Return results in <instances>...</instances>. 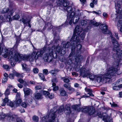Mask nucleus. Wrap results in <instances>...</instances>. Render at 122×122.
<instances>
[{
    "label": "nucleus",
    "mask_w": 122,
    "mask_h": 122,
    "mask_svg": "<svg viewBox=\"0 0 122 122\" xmlns=\"http://www.w3.org/2000/svg\"><path fill=\"white\" fill-rule=\"evenodd\" d=\"M40 78L42 80H44L45 79V76L44 74L42 73H40L39 74Z\"/></svg>",
    "instance_id": "35"
},
{
    "label": "nucleus",
    "mask_w": 122,
    "mask_h": 122,
    "mask_svg": "<svg viewBox=\"0 0 122 122\" xmlns=\"http://www.w3.org/2000/svg\"><path fill=\"white\" fill-rule=\"evenodd\" d=\"M20 93H18L16 95V101H15V107H16L18 106H19L21 104V102H22V100L20 96Z\"/></svg>",
    "instance_id": "9"
},
{
    "label": "nucleus",
    "mask_w": 122,
    "mask_h": 122,
    "mask_svg": "<svg viewBox=\"0 0 122 122\" xmlns=\"http://www.w3.org/2000/svg\"><path fill=\"white\" fill-rule=\"evenodd\" d=\"M30 20L28 17H24L22 18L20 20V21L22 22L24 24H25L28 22L29 20Z\"/></svg>",
    "instance_id": "16"
},
{
    "label": "nucleus",
    "mask_w": 122,
    "mask_h": 122,
    "mask_svg": "<svg viewBox=\"0 0 122 122\" xmlns=\"http://www.w3.org/2000/svg\"><path fill=\"white\" fill-rule=\"evenodd\" d=\"M35 89L36 90H40L41 89V87L40 86H36L35 87Z\"/></svg>",
    "instance_id": "50"
},
{
    "label": "nucleus",
    "mask_w": 122,
    "mask_h": 122,
    "mask_svg": "<svg viewBox=\"0 0 122 122\" xmlns=\"http://www.w3.org/2000/svg\"><path fill=\"white\" fill-rule=\"evenodd\" d=\"M18 81L20 83H23L24 82L23 80L21 78L19 79L18 80Z\"/></svg>",
    "instance_id": "56"
},
{
    "label": "nucleus",
    "mask_w": 122,
    "mask_h": 122,
    "mask_svg": "<svg viewBox=\"0 0 122 122\" xmlns=\"http://www.w3.org/2000/svg\"><path fill=\"white\" fill-rule=\"evenodd\" d=\"M7 78L5 77H4L2 79V82L5 83L7 82Z\"/></svg>",
    "instance_id": "51"
},
{
    "label": "nucleus",
    "mask_w": 122,
    "mask_h": 122,
    "mask_svg": "<svg viewBox=\"0 0 122 122\" xmlns=\"http://www.w3.org/2000/svg\"><path fill=\"white\" fill-rule=\"evenodd\" d=\"M80 76H82L83 77H86L88 76L90 79L91 80H93L96 78L95 76H94L92 74L90 73L89 72L86 71L85 68H82L80 69Z\"/></svg>",
    "instance_id": "4"
},
{
    "label": "nucleus",
    "mask_w": 122,
    "mask_h": 122,
    "mask_svg": "<svg viewBox=\"0 0 122 122\" xmlns=\"http://www.w3.org/2000/svg\"><path fill=\"white\" fill-rule=\"evenodd\" d=\"M43 94L46 97H48V95L49 94V93L47 91H44L43 92Z\"/></svg>",
    "instance_id": "37"
},
{
    "label": "nucleus",
    "mask_w": 122,
    "mask_h": 122,
    "mask_svg": "<svg viewBox=\"0 0 122 122\" xmlns=\"http://www.w3.org/2000/svg\"><path fill=\"white\" fill-rule=\"evenodd\" d=\"M57 0V3H59L60 5H61L62 3L64 2L66 0Z\"/></svg>",
    "instance_id": "44"
},
{
    "label": "nucleus",
    "mask_w": 122,
    "mask_h": 122,
    "mask_svg": "<svg viewBox=\"0 0 122 122\" xmlns=\"http://www.w3.org/2000/svg\"><path fill=\"white\" fill-rule=\"evenodd\" d=\"M103 16L105 17H107L108 15L106 13H104L103 14Z\"/></svg>",
    "instance_id": "64"
},
{
    "label": "nucleus",
    "mask_w": 122,
    "mask_h": 122,
    "mask_svg": "<svg viewBox=\"0 0 122 122\" xmlns=\"http://www.w3.org/2000/svg\"><path fill=\"white\" fill-rule=\"evenodd\" d=\"M14 11V9H13L10 10V15H12Z\"/></svg>",
    "instance_id": "61"
},
{
    "label": "nucleus",
    "mask_w": 122,
    "mask_h": 122,
    "mask_svg": "<svg viewBox=\"0 0 122 122\" xmlns=\"http://www.w3.org/2000/svg\"><path fill=\"white\" fill-rule=\"evenodd\" d=\"M113 89L114 90H119L120 88L118 85L117 86H113Z\"/></svg>",
    "instance_id": "48"
},
{
    "label": "nucleus",
    "mask_w": 122,
    "mask_h": 122,
    "mask_svg": "<svg viewBox=\"0 0 122 122\" xmlns=\"http://www.w3.org/2000/svg\"><path fill=\"white\" fill-rule=\"evenodd\" d=\"M18 42H16L15 44L14 45V49H15L17 48L18 45Z\"/></svg>",
    "instance_id": "60"
},
{
    "label": "nucleus",
    "mask_w": 122,
    "mask_h": 122,
    "mask_svg": "<svg viewBox=\"0 0 122 122\" xmlns=\"http://www.w3.org/2000/svg\"><path fill=\"white\" fill-rule=\"evenodd\" d=\"M17 85L18 87L20 88H22L23 87L22 85L20 83L18 84Z\"/></svg>",
    "instance_id": "63"
},
{
    "label": "nucleus",
    "mask_w": 122,
    "mask_h": 122,
    "mask_svg": "<svg viewBox=\"0 0 122 122\" xmlns=\"http://www.w3.org/2000/svg\"><path fill=\"white\" fill-rule=\"evenodd\" d=\"M20 16L16 14L14 16L12 17V19L14 20H17L20 18Z\"/></svg>",
    "instance_id": "36"
},
{
    "label": "nucleus",
    "mask_w": 122,
    "mask_h": 122,
    "mask_svg": "<svg viewBox=\"0 0 122 122\" xmlns=\"http://www.w3.org/2000/svg\"><path fill=\"white\" fill-rule=\"evenodd\" d=\"M63 86L65 87L68 89L69 90H74L73 88L70 87V85L69 83L65 84L63 85Z\"/></svg>",
    "instance_id": "21"
},
{
    "label": "nucleus",
    "mask_w": 122,
    "mask_h": 122,
    "mask_svg": "<svg viewBox=\"0 0 122 122\" xmlns=\"http://www.w3.org/2000/svg\"><path fill=\"white\" fill-rule=\"evenodd\" d=\"M90 24H93L94 25L96 26H98L100 24L99 23L96 22L95 23H94V22L93 20H91L90 21Z\"/></svg>",
    "instance_id": "32"
},
{
    "label": "nucleus",
    "mask_w": 122,
    "mask_h": 122,
    "mask_svg": "<svg viewBox=\"0 0 122 122\" xmlns=\"http://www.w3.org/2000/svg\"><path fill=\"white\" fill-rule=\"evenodd\" d=\"M2 67L5 69L7 70L9 68V66L7 65H4Z\"/></svg>",
    "instance_id": "45"
},
{
    "label": "nucleus",
    "mask_w": 122,
    "mask_h": 122,
    "mask_svg": "<svg viewBox=\"0 0 122 122\" xmlns=\"http://www.w3.org/2000/svg\"><path fill=\"white\" fill-rule=\"evenodd\" d=\"M111 106L112 107H119V106H118L117 104L113 103L111 105Z\"/></svg>",
    "instance_id": "55"
},
{
    "label": "nucleus",
    "mask_w": 122,
    "mask_h": 122,
    "mask_svg": "<svg viewBox=\"0 0 122 122\" xmlns=\"http://www.w3.org/2000/svg\"><path fill=\"white\" fill-rule=\"evenodd\" d=\"M56 71L55 70H51L50 71V72L51 73L52 75H54L56 74Z\"/></svg>",
    "instance_id": "52"
},
{
    "label": "nucleus",
    "mask_w": 122,
    "mask_h": 122,
    "mask_svg": "<svg viewBox=\"0 0 122 122\" xmlns=\"http://www.w3.org/2000/svg\"><path fill=\"white\" fill-rule=\"evenodd\" d=\"M85 91L87 92H88V94H89L90 96H93V94L92 93V90L89 88H86L85 89Z\"/></svg>",
    "instance_id": "24"
},
{
    "label": "nucleus",
    "mask_w": 122,
    "mask_h": 122,
    "mask_svg": "<svg viewBox=\"0 0 122 122\" xmlns=\"http://www.w3.org/2000/svg\"><path fill=\"white\" fill-rule=\"evenodd\" d=\"M65 108L66 109L67 111V113H69L70 112V108L69 106H68L67 105H66L65 106Z\"/></svg>",
    "instance_id": "42"
},
{
    "label": "nucleus",
    "mask_w": 122,
    "mask_h": 122,
    "mask_svg": "<svg viewBox=\"0 0 122 122\" xmlns=\"http://www.w3.org/2000/svg\"><path fill=\"white\" fill-rule=\"evenodd\" d=\"M62 78L65 82L68 83L70 81V80L67 77H64Z\"/></svg>",
    "instance_id": "31"
},
{
    "label": "nucleus",
    "mask_w": 122,
    "mask_h": 122,
    "mask_svg": "<svg viewBox=\"0 0 122 122\" xmlns=\"http://www.w3.org/2000/svg\"><path fill=\"white\" fill-rule=\"evenodd\" d=\"M20 105L23 107L26 108L27 107L28 104H27L25 102H23Z\"/></svg>",
    "instance_id": "40"
},
{
    "label": "nucleus",
    "mask_w": 122,
    "mask_h": 122,
    "mask_svg": "<svg viewBox=\"0 0 122 122\" xmlns=\"http://www.w3.org/2000/svg\"><path fill=\"white\" fill-rule=\"evenodd\" d=\"M54 94L53 93H49V94L48 95V97L50 99H52L54 98Z\"/></svg>",
    "instance_id": "41"
},
{
    "label": "nucleus",
    "mask_w": 122,
    "mask_h": 122,
    "mask_svg": "<svg viewBox=\"0 0 122 122\" xmlns=\"http://www.w3.org/2000/svg\"><path fill=\"white\" fill-rule=\"evenodd\" d=\"M110 37L112 39V41L113 43H115L116 45L114 46L113 48V50L115 52H118V49H117L119 47V44L117 43V42L116 39H115L114 38L112 37V35H110Z\"/></svg>",
    "instance_id": "10"
},
{
    "label": "nucleus",
    "mask_w": 122,
    "mask_h": 122,
    "mask_svg": "<svg viewBox=\"0 0 122 122\" xmlns=\"http://www.w3.org/2000/svg\"><path fill=\"white\" fill-rule=\"evenodd\" d=\"M117 70L116 68H114L112 67H109L107 70L106 72L104 75H100L95 76L97 81L99 83L106 82L108 79L111 78L112 76L113 75V73L115 71H116Z\"/></svg>",
    "instance_id": "3"
},
{
    "label": "nucleus",
    "mask_w": 122,
    "mask_h": 122,
    "mask_svg": "<svg viewBox=\"0 0 122 122\" xmlns=\"http://www.w3.org/2000/svg\"><path fill=\"white\" fill-rule=\"evenodd\" d=\"M14 75L13 74H10L9 75V77L11 79H13L14 78Z\"/></svg>",
    "instance_id": "54"
},
{
    "label": "nucleus",
    "mask_w": 122,
    "mask_h": 122,
    "mask_svg": "<svg viewBox=\"0 0 122 122\" xmlns=\"http://www.w3.org/2000/svg\"><path fill=\"white\" fill-rule=\"evenodd\" d=\"M17 117V115L13 114L11 113L7 114H2L0 115V119H2L5 117L7 120L10 121L15 120Z\"/></svg>",
    "instance_id": "5"
},
{
    "label": "nucleus",
    "mask_w": 122,
    "mask_h": 122,
    "mask_svg": "<svg viewBox=\"0 0 122 122\" xmlns=\"http://www.w3.org/2000/svg\"><path fill=\"white\" fill-rule=\"evenodd\" d=\"M70 43L69 42H67L66 43H65L64 42H63L61 45V47L62 48H64L65 49L67 48H69V46Z\"/></svg>",
    "instance_id": "18"
},
{
    "label": "nucleus",
    "mask_w": 122,
    "mask_h": 122,
    "mask_svg": "<svg viewBox=\"0 0 122 122\" xmlns=\"http://www.w3.org/2000/svg\"><path fill=\"white\" fill-rule=\"evenodd\" d=\"M9 100L8 98L5 97L3 100V102L1 104V105L2 106H4L6 105V103Z\"/></svg>",
    "instance_id": "29"
},
{
    "label": "nucleus",
    "mask_w": 122,
    "mask_h": 122,
    "mask_svg": "<svg viewBox=\"0 0 122 122\" xmlns=\"http://www.w3.org/2000/svg\"><path fill=\"white\" fill-rule=\"evenodd\" d=\"M82 111L84 113L88 112L90 115H92L95 114L96 112L94 108L91 107H86L85 108H83Z\"/></svg>",
    "instance_id": "7"
},
{
    "label": "nucleus",
    "mask_w": 122,
    "mask_h": 122,
    "mask_svg": "<svg viewBox=\"0 0 122 122\" xmlns=\"http://www.w3.org/2000/svg\"><path fill=\"white\" fill-rule=\"evenodd\" d=\"M52 51L53 53V52H55L56 54V52L58 53H59L60 51V47L58 46H57L56 47L54 46H52L51 48Z\"/></svg>",
    "instance_id": "14"
},
{
    "label": "nucleus",
    "mask_w": 122,
    "mask_h": 122,
    "mask_svg": "<svg viewBox=\"0 0 122 122\" xmlns=\"http://www.w3.org/2000/svg\"><path fill=\"white\" fill-rule=\"evenodd\" d=\"M8 104L12 108H15L16 107H15V102H11L10 101L8 102Z\"/></svg>",
    "instance_id": "25"
},
{
    "label": "nucleus",
    "mask_w": 122,
    "mask_h": 122,
    "mask_svg": "<svg viewBox=\"0 0 122 122\" xmlns=\"http://www.w3.org/2000/svg\"><path fill=\"white\" fill-rule=\"evenodd\" d=\"M79 30V26L77 25L74 30L73 35L71 40V41H72L70 45V46H71V50L72 52H74L75 51H80L82 48V45L80 44L77 45L76 47L75 46L76 43L79 41V37H78L76 35L77 34L78 36H79L80 33V31Z\"/></svg>",
    "instance_id": "2"
},
{
    "label": "nucleus",
    "mask_w": 122,
    "mask_h": 122,
    "mask_svg": "<svg viewBox=\"0 0 122 122\" xmlns=\"http://www.w3.org/2000/svg\"><path fill=\"white\" fill-rule=\"evenodd\" d=\"M83 58V56L81 55H79L77 57H76L75 58L76 61L78 62L82 60Z\"/></svg>",
    "instance_id": "20"
},
{
    "label": "nucleus",
    "mask_w": 122,
    "mask_h": 122,
    "mask_svg": "<svg viewBox=\"0 0 122 122\" xmlns=\"http://www.w3.org/2000/svg\"><path fill=\"white\" fill-rule=\"evenodd\" d=\"M69 2L68 1H65L64 2L62 3L61 5H63L64 7H66L69 5Z\"/></svg>",
    "instance_id": "30"
},
{
    "label": "nucleus",
    "mask_w": 122,
    "mask_h": 122,
    "mask_svg": "<svg viewBox=\"0 0 122 122\" xmlns=\"http://www.w3.org/2000/svg\"><path fill=\"white\" fill-rule=\"evenodd\" d=\"M73 108L76 111H79L80 110V106L79 105H76L73 107Z\"/></svg>",
    "instance_id": "26"
},
{
    "label": "nucleus",
    "mask_w": 122,
    "mask_h": 122,
    "mask_svg": "<svg viewBox=\"0 0 122 122\" xmlns=\"http://www.w3.org/2000/svg\"><path fill=\"white\" fill-rule=\"evenodd\" d=\"M33 101V99L31 98H29L27 102H28V103H29L30 104H31L32 103Z\"/></svg>",
    "instance_id": "53"
},
{
    "label": "nucleus",
    "mask_w": 122,
    "mask_h": 122,
    "mask_svg": "<svg viewBox=\"0 0 122 122\" xmlns=\"http://www.w3.org/2000/svg\"><path fill=\"white\" fill-rule=\"evenodd\" d=\"M74 11H73L70 13H67V17L69 18L73 19L75 14Z\"/></svg>",
    "instance_id": "17"
},
{
    "label": "nucleus",
    "mask_w": 122,
    "mask_h": 122,
    "mask_svg": "<svg viewBox=\"0 0 122 122\" xmlns=\"http://www.w3.org/2000/svg\"><path fill=\"white\" fill-rule=\"evenodd\" d=\"M32 119L35 121L37 122L38 121L39 118L37 116H34L32 117Z\"/></svg>",
    "instance_id": "38"
},
{
    "label": "nucleus",
    "mask_w": 122,
    "mask_h": 122,
    "mask_svg": "<svg viewBox=\"0 0 122 122\" xmlns=\"http://www.w3.org/2000/svg\"><path fill=\"white\" fill-rule=\"evenodd\" d=\"M9 9L8 8H4L2 10V13H5L7 12L9 10Z\"/></svg>",
    "instance_id": "39"
},
{
    "label": "nucleus",
    "mask_w": 122,
    "mask_h": 122,
    "mask_svg": "<svg viewBox=\"0 0 122 122\" xmlns=\"http://www.w3.org/2000/svg\"><path fill=\"white\" fill-rule=\"evenodd\" d=\"M70 20L69 22V24L70 25H71L73 22H74V20L73 19L69 18Z\"/></svg>",
    "instance_id": "57"
},
{
    "label": "nucleus",
    "mask_w": 122,
    "mask_h": 122,
    "mask_svg": "<svg viewBox=\"0 0 122 122\" xmlns=\"http://www.w3.org/2000/svg\"><path fill=\"white\" fill-rule=\"evenodd\" d=\"M5 96H7L10 94L9 89L7 88L6 89L5 93Z\"/></svg>",
    "instance_id": "34"
},
{
    "label": "nucleus",
    "mask_w": 122,
    "mask_h": 122,
    "mask_svg": "<svg viewBox=\"0 0 122 122\" xmlns=\"http://www.w3.org/2000/svg\"><path fill=\"white\" fill-rule=\"evenodd\" d=\"M58 87L57 86H56L53 87V90L54 91H56L58 90Z\"/></svg>",
    "instance_id": "58"
},
{
    "label": "nucleus",
    "mask_w": 122,
    "mask_h": 122,
    "mask_svg": "<svg viewBox=\"0 0 122 122\" xmlns=\"http://www.w3.org/2000/svg\"><path fill=\"white\" fill-rule=\"evenodd\" d=\"M43 73L45 75H47L48 73V71L46 69H44L43 70Z\"/></svg>",
    "instance_id": "49"
},
{
    "label": "nucleus",
    "mask_w": 122,
    "mask_h": 122,
    "mask_svg": "<svg viewBox=\"0 0 122 122\" xmlns=\"http://www.w3.org/2000/svg\"><path fill=\"white\" fill-rule=\"evenodd\" d=\"M115 21H118L117 25L120 27V31L122 32V15H118L115 19Z\"/></svg>",
    "instance_id": "8"
},
{
    "label": "nucleus",
    "mask_w": 122,
    "mask_h": 122,
    "mask_svg": "<svg viewBox=\"0 0 122 122\" xmlns=\"http://www.w3.org/2000/svg\"><path fill=\"white\" fill-rule=\"evenodd\" d=\"M76 13L77 14V15H76L74 18L73 20H75V21L73 22V23L74 24H75L79 20V16L81 15V14H82V13H80L79 10H78L76 11Z\"/></svg>",
    "instance_id": "11"
},
{
    "label": "nucleus",
    "mask_w": 122,
    "mask_h": 122,
    "mask_svg": "<svg viewBox=\"0 0 122 122\" xmlns=\"http://www.w3.org/2000/svg\"><path fill=\"white\" fill-rule=\"evenodd\" d=\"M46 49V48L44 47L41 49H38L31 54L27 55H23L16 52L15 54L13 57L11 55V56L10 60L11 65L12 66H14L16 63V61L20 62L22 60L33 61L35 59L36 60L39 57H42Z\"/></svg>",
    "instance_id": "1"
},
{
    "label": "nucleus",
    "mask_w": 122,
    "mask_h": 122,
    "mask_svg": "<svg viewBox=\"0 0 122 122\" xmlns=\"http://www.w3.org/2000/svg\"><path fill=\"white\" fill-rule=\"evenodd\" d=\"M23 70L28 73H30L31 72V68L30 66L27 65L25 64H22Z\"/></svg>",
    "instance_id": "12"
},
{
    "label": "nucleus",
    "mask_w": 122,
    "mask_h": 122,
    "mask_svg": "<svg viewBox=\"0 0 122 122\" xmlns=\"http://www.w3.org/2000/svg\"><path fill=\"white\" fill-rule=\"evenodd\" d=\"M85 36V34L84 32H83L80 35V37L82 40H83Z\"/></svg>",
    "instance_id": "47"
},
{
    "label": "nucleus",
    "mask_w": 122,
    "mask_h": 122,
    "mask_svg": "<svg viewBox=\"0 0 122 122\" xmlns=\"http://www.w3.org/2000/svg\"><path fill=\"white\" fill-rule=\"evenodd\" d=\"M97 115L99 117H102V113L101 112H99L97 113Z\"/></svg>",
    "instance_id": "59"
},
{
    "label": "nucleus",
    "mask_w": 122,
    "mask_h": 122,
    "mask_svg": "<svg viewBox=\"0 0 122 122\" xmlns=\"http://www.w3.org/2000/svg\"><path fill=\"white\" fill-rule=\"evenodd\" d=\"M23 90L25 95H28L30 94V89L29 88H26V86H24Z\"/></svg>",
    "instance_id": "15"
},
{
    "label": "nucleus",
    "mask_w": 122,
    "mask_h": 122,
    "mask_svg": "<svg viewBox=\"0 0 122 122\" xmlns=\"http://www.w3.org/2000/svg\"><path fill=\"white\" fill-rule=\"evenodd\" d=\"M87 23V22L86 20H82L81 21V25H85Z\"/></svg>",
    "instance_id": "43"
},
{
    "label": "nucleus",
    "mask_w": 122,
    "mask_h": 122,
    "mask_svg": "<svg viewBox=\"0 0 122 122\" xmlns=\"http://www.w3.org/2000/svg\"><path fill=\"white\" fill-rule=\"evenodd\" d=\"M60 94L62 96H65L66 94V92L65 90L62 89L60 91Z\"/></svg>",
    "instance_id": "28"
},
{
    "label": "nucleus",
    "mask_w": 122,
    "mask_h": 122,
    "mask_svg": "<svg viewBox=\"0 0 122 122\" xmlns=\"http://www.w3.org/2000/svg\"><path fill=\"white\" fill-rule=\"evenodd\" d=\"M64 105L61 106L59 109L58 111V112L59 113H60L62 112L64 110Z\"/></svg>",
    "instance_id": "27"
},
{
    "label": "nucleus",
    "mask_w": 122,
    "mask_h": 122,
    "mask_svg": "<svg viewBox=\"0 0 122 122\" xmlns=\"http://www.w3.org/2000/svg\"><path fill=\"white\" fill-rule=\"evenodd\" d=\"M100 28L102 30V32L104 34H107L108 33L107 30V26L106 25H102L100 26Z\"/></svg>",
    "instance_id": "13"
},
{
    "label": "nucleus",
    "mask_w": 122,
    "mask_h": 122,
    "mask_svg": "<svg viewBox=\"0 0 122 122\" xmlns=\"http://www.w3.org/2000/svg\"><path fill=\"white\" fill-rule=\"evenodd\" d=\"M45 28H47V29L50 30L53 27V26L51 24V23L49 22H48L46 23L45 26Z\"/></svg>",
    "instance_id": "19"
},
{
    "label": "nucleus",
    "mask_w": 122,
    "mask_h": 122,
    "mask_svg": "<svg viewBox=\"0 0 122 122\" xmlns=\"http://www.w3.org/2000/svg\"><path fill=\"white\" fill-rule=\"evenodd\" d=\"M33 72L35 74H37L38 73V69L36 68H34L33 70Z\"/></svg>",
    "instance_id": "46"
},
{
    "label": "nucleus",
    "mask_w": 122,
    "mask_h": 122,
    "mask_svg": "<svg viewBox=\"0 0 122 122\" xmlns=\"http://www.w3.org/2000/svg\"><path fill=\"white\" fill-rule=\"evenodd\" d=\"M7 19H9V21H11L12 20V19L11 17L9 15L8 16H7Z\"/></svg>",
    "instance_id": "62"
},
{
    "label": "nucleus",
    "mask_w": 122,
    "mask_h": 122,
    "mask_svg": "<svg viewBox=\"0 0 122 122\" xmlns=\"http://www.w3.org/2000/svg\"><path fill=\"white\" fill-rule=\"evenodd\" d=\"M53 57V53L51 52L49 53H46L44 55L43 58L45 61L50 62L52 60Z\"/></svg>",
    "instance_id": "6"
},
{
    "label": "nucleus",
    "mask_w": 122,
    "mask_h": 122,
    "mask_svg": "<svg viewBox=\"0 0 122 122\" xmlns=\"http://www.w3.org/2000/svg\"><path fill=\"white\" fill-rule=\"evenodd\" d=\"M66 10L68 13H69L71 12L72 11H75V8L73 9L71 7L69 6L67 8Z\"/></svg>",
    "instance_id": "23"
},
{
    "label": "nucleus",
    "mask_w": 122,
    "mask_h": 122,
    "mask_svg": "<svg viewBox=\"0 0 122 122\" xmlns=\"http://www.w3.org/2000/svg\"><path fill=\"white\" fill-rule=\"evenodd\" d=\"M14 73V75L17 77H22L23 76L21 74L16 71Z\"/></svg>",
    "instance_id": "33"
},
{
    "label": "nucleus",
    "mask_w": 122,
    "mask_h": 122,
    "mask_svg": "<svg viewBox=\"0 0 122 122\" xmlns=\"http://www.w3.org/2000/svg\"><path fill=\"white\" fill-rule=\"evenodd\" d=\"M35 98L36 99H39L41 98L42 95L39 93H37L34 94Z\"/></svg>",
    "instance_id": "22"
}]
</instances>
